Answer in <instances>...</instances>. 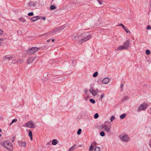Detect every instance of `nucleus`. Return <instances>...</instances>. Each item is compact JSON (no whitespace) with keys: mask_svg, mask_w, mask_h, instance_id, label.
Here are the masks:
<instances>
[{"mask_svg":"<svg viewBox=\"0 0 151 151\" xmlns=\"http://www.w3.org/2000/svg\"><path fill=\"white\" fill-rule=\"evenodd\" d=\"M123 25V24H120L118 25H117L118 26H122Z\"/></svg>","mask_w":151,"mask_h":151,"instance_id":"nucleus-50","label":"nucleus"},{"mask_svg":"<svg viewBox=\"0 0 151 151\" xmlns=\"http://www.w3.org/2000/svg\"><path fill=\"white\" fill-rule=\"evenodd\" d=\"M124 50V48L123 45L119 47L117 49V50Z\"/></svg>","mask_w":151,"mask_h":151,"instance_id":"nucleus-26","label":"nucleus"},{"mask_svg":"<svg viewBox=\"0 0 151 151\" xmlns=\"http://www.w3.org/2000/svg\"><path fill=\"white\" fill-rule=\"evenodd\" d=\"M109 81V78L108 77L104 78L102 81V83L104 84H107Z\"/></svg>","mask_w":151,"mask_h":151,"instance_id":"nucleus-12","label":"nucleus"},{"mask_svg":"<svg viewBox=\"0 0 151 151\" xmlns=\"http://www.w3.org/2000/svg\"><path fill=\"white\" fill-rule=\"evenodd\" d=\"M14 57L13 56L6 55L4 57V58L6 60H13L14 59Z\"/></svg>","mask_w":151,"mask_h":151,"instance_id":"nucleus-11","label":"nucleus"},{"mask_svg":"<svg viewBox=\"0 0 151 151\" xmlns=\"http://www.w3.org/2000/svg\"><path fill=\"white\" fill-rule=\"evenodd\" d=\"M151 29V27L150 26L148 25L147 27V29Z\"/></svg>","mask_w":151,"mask_h":151,"instance_id":"nucleus-38","label":"nucleus"},{"mask_svg":"<svg viewBox=\"0 0 151 151\" xmlns=\"http://www.w3.org/2000/svg\"><path fill=\"white\" fill-rule=\"evenodd\" d=\"M1 39H0V46L1 45Z\"/></svg>","mask_w":151,"mask_h":151,"instance_id":"nucleus-51","label":"nucleus"},{"mask_svg":"<svg viewBox=\"0 0 151 151\" xmlns=\"http://www.w3.org/2000/svg\"><path fill=\"white\" fill-rule=\"evenodd\" d=\"M91 37V35H89L87 37H85L83 38V39H82L81 40H80L79 41L80 43H82L83 42L88 40L89 39H90Z\"/></svg>","mask_w":151,"mask_h":151,"instance_id":"nucleus-8","label":"nucleus"},{"mask_svg":"<svg viewBox=\"0 0 151 151\" xmlns=\"http://www.w3.org/2000/svg\"><path fill=\"white\" fill-rule=\"evenodd\" d=\"M57 143V141L56 139H53L52 141V144L53 145H55Z\"/></svg>","mask_w":151,"mask_h":151,"instance_id":"nucleus-19","label":"nucleus"},{"mask_svg":"<svg viewBox=\"0 0 151 151\" xmlns=\"http://www.w3.org/2000/svg\"><path fill=\"white\" fill-rule=\"evenodd\" d=\"M25 125L29 128H35L36 127L35 124L32 121H29L25 124Z\"/></svg>","mask_w":151,"mask_h":151,"instance_id":"nucleus-5","label":"nucleus"},{"mask_svg":"<svg viewBox=\"0 0 151 151\" xmlns=\"http://www.w3.org/2000/svg\"><path fill=\"white\" fill-rule=\"evenodd\" d=\"M126 115V114L124 113L121 115H120L119 116V117L120 119H122L125 117Z\"/></svg>","mask_w":151,"mask_h":151,"instance_id":"nucleus-20","label":"nucleus"},{"mask_svg":"<svg viewBox=\"0 0 151 151\" xmlns=\"http://www.w3.org/2000/svg\"><path fill=\"white\" fill-rule=\"evenodd\" d=\"M76 145H74L69 149L68 151H73L76 149Z\"/></svg>","mask_w":151,"mask_h":151,"instance_id":"nucleus-18","label":"nucleus"},{"mask_svg":"<svg viewBox=\"0 0 151 151\" xmlns=\"http://www.w3.org/2000/svg\"><path fill=\"white\" fill-rule=\"evenodd\" d=\"M146 53L148 55H149L150 54V51L149 50H147L146 51Z\"/></svg>","mask_w":151,"mask_h":151,"instance_id":"nucleus-33","label":"nucleus"},{"mask_svg":"<svg viewBox=\"0 0 151 151\" xmlns=\"http://www.w3.org/2000/svg\"><path fill=\"white\" fill-rule=\"evenodd\" d=\"M100 148L98 147H96L94 149L93 148L92 145H91L90 146L89 150L91 151H99Z\"/></svg>","mask_w":151,"mask_h":151,"instance_id":"nucleus-10","label":"nucleus"},{"mask_svg":"<svg viewBox=\"0 0 151 151\" xmlns=\"http://www.w3.org/2000/svg\"><path fill=\"white\" fill-rule=\"evenodd\" d=\"M99 117V115L98 113H96L94 115V118L96 119Z\"/></svg>","mask_w":151,"mask_h":151,"instance_id":"nucleus-32","label":"nucleus"},{"mask_svg":"<svg viewBox=\"0 0 151 151\" xmlns=\"http://www.w3.org/2000/svg\"><path fill=\"white\" fill-rule=\"evenodd\" d=\"M122 26L123 28V29H124V28H125L126 27L125 26H124V25H123Z\"/></svg>","mask_w":151,"mask_h":151,"instance_id":"nucleus-48","label":"nucleus"},{"mask_svg":"<svg viewBox=\"0 0 151 151\" xmlns=\"http://www.w3.org/2000/svg\"><path fill=\"white\" fill-rule=\"evenodd\" d=\"M150 7H151V1H150Z\"/></svg>","mask_w":151,"mask_h":151,"instance_id":"nucleus-56","label":"nucleus"},{"mask_svg":"<svg viewBox=\"0 0 151 151\" xmlns=\"http://www.w3.org/2000/svg\"><path fill=\"white\" fill-rule=\"evenodd\" d=\"M14 139H13V140H12V142H14Z\"/></svg>","mask_w":151,"mask_h":151,"instance_id":"nucleus-58","label":"nucleus"},{"mask_svg":"<svg viewBox=\"0 0 151 151\" xmlns=\"http://www.w3.org/2000/svg\"><path fill=\"white\" fill-rule=\"evenodd\" d=\"M104 93L102 94L101 95V98H100V99L101 100H102V99L103 98V97H104Z\"/></svg>","mask_w":151,"mask_h":151,"instance_id":"nucleus-35","label":"nucleus"},{"mask_svg":"<svg viewBox=\"0 0 151 151\" xmlns=\"http://www.w3.org/2000/svg\"><path fill=\"white\" fill-rule=\"evenodd\" d=\"M89 101L91 102L93 104H95V100L93 99H90Z\"/></svg>","mask_w":151,"mask_h":151,"instance_id":"nucleus-28","label":"nucleus"},{"mask_svg":"<svg viewBox=\"0 0 151 151\" xmlns=\"http://www.w3.org/2000/svg\"><path fill=\"white\" fill-rule=\"evenodd\" d=\"M123 84H121V86H120V88H122L123 87Z\"/></svg>","mask_w":151,"mask_h":151,"instance_id":"nucleus-44","label":"nucleus"},{"mask_svg":"<svg viewBox=\"0 0 151 151\" xmlns=\"http://www.w3.org/2000/svg\"><path fill=\"white\" fill-rule=\"evenodd\" d=\"M18 143L19 145L22 147H25L26 145V142L24 141L19 142Z\"/></svg>","mask_w":151,"mask_h":151,"instance_id":"nucleus-15","label":"nucleus"},{"mask_svg":"<svg viewBox=\"0 0 151 151\" xmlns=\"http://www.w3.org/2000/svg\"><path fill=\"white\" fill-rule=\"evenodd\" d=\"M40 49L37 47H33L29 49L27 51V52L29 54L32 55Z\"/></svg>","mask_w":151,"mask_h":151,"instance_id":"nucleus-3","label":"nucleus"},{"mask_svg":"<svg viewBox=\"0 0 151 151\" xmlns=\"http://www.w3.org/2000/svg\"><path fill=\"white\" fill-rule=\"evenodd\" d=\"M17 60L13 59L12 60V63H15L17 62Z\"/></svg>","mask_w":151,"mask_h":151,"instance_id":"nucleus-39","label":"nucleus"},{"mask_svg":"<svg viewBox=\"0 0 151 151\" xmlns=\"http://www.w3.org/2000/svg\"><path fill=\"white\" fill-rule=\"evenodd\" d=\"M40 17L38 16H36L32 17L31 19V20L33 22H35L39 19Z\"/></svg>","mask_w":151,"mask_h":151,"instance_id":"nucleus-14","label":"nucleus"},{"mask_svg":"<svg viewBox=\"0 0 151 151\" xmlns=\"http://www.w3.org/2000/svg\"><path fill=\"white\" fill-rule=\"evenodd\" d=\"M52 42H54V39H52Z\"/></svg>","mask_w":151,"mask_h":151,"instance_id":"nucleus-54","label":"nucleus"},{"mask_svg":"<svg viewBox=\"0 0 151 151\" xmlns=\"http://www.w3.org/2000/svg\"><path fill=\"white\" fill-rule=\"evenodd\" d=\"M119 138L122 141L124 142H127L129 140V137L127 135L120 136Z\"/></svg>","mask_w":151,"mask_h":151,"instance_id":"nucleus-6","label":"nucleus"},{"mask_svg":"<svg viewBox=\"0 0 151 151\" xmlns=\"http://www.w3.org/2000/svg\"><path fill=\"white\" fill-rule=\"evenodd\" d=\"M36 57H30L28 58L27 63L30 64L32 63L33 61L35 59Z\"/></svg>","mask_w":151,"mask_h":151,"instance_id":"nucleus-13","label":"nucleus"},{"mask_svg":"<svg viewBox=\"0 0 151 151\" xmlns=\"http://www.w3.org/2000/svg\"><path fill=\"white\" fill-rule=\"evenodd\" d=\"M98 75V72H96L94 73L93 74V76L94 77H96Z\"/></svg>","mask_w":151,"mask_h":151,"instance_id":"nucleus-27","label":"nucleus"},{"mask_svg":"<svg viewBox=\"0 0 151 151\" xmlns=\"http://www.w3.org/2000/svg\"><path fill=\"white\" fill-rule=\"evenodd\" d=\"M82 146V145H79V147H80Z\"/></svg>","mask_w":151,"mask_h":151,"instance_id":"nucleus-55","label":"nucleus"},{"mask_svg":"<svg viewBox=\"0 0 151 151\" xmlns=\"http://www.w3.org/2000/svg\"><path fill=\"white\" fill-rule=\"evenodd\" d=\"M3 119V117L2 116H0V119Z\"/></svg>","mask_w":151,"mask_h":151,"instance_id":"nucleus-49","label":"nucleus"},{"mask_svg":"<svg viewBox=\"0 0 151 151\" xmlns=\"http://www.w3.org/2000/svg\"><path fill=\"white\" fill-rule=\"evenodd\" d=\"M98 3H99L100 4V5H102L103 4V3H101L100 1H98Z\"/></svg>","mask_w":151,"mask_h":151,"instance_id":"nucleus-40","label":"nucleus"},{"mask_svg":"<svg viewBox=\"0 0 151 151\" xmlns=\"http://www.w3.org/2000/svg\"><path fill=\"white\" fill-rule=\"evenodd\" d=\"M21 62V60H19L18 61L17 60V62L18 63H20Z\"/></svg>","mask_w":151,"mask_h":151,"instance_id":"nucleus-42","label":"nucleus"},{"mask_svg":"<svg viewBox=\"0 0 151 151\" xmlns=\"http://www.w3.org/2000/svg\"><path fill=\"white\" fill-rule=\"evenodd\" d=\"M56 9V6L54 5H51L50 6V9L51 10H53Z\"/></svg>","mask_w":151,"mask_h":151,"instance_id":"nucleus-23","label":"nucleus"},{"mask_svg":"<svg viewBox=\"0 0 151 151\" xmlns=\"http://www.w3.org/2000/svg\"><path fill=\"white\" fill-rule=\"evenodd\" d=\"M101 129H104L106 132L109 133L111 130V126L110 124L107 125L106 124H103L101 125Z\"/></svg>","mask_w":151,"mask_h":151,"instance_id":"nucleus-2","label":"nucleus"},{"mask_svg":"<svg viewBox=\"0 0 151 151\" xmlns=\"http://www.w3.org/2000/svg\"><path fill=\"white\" fill-rule=\"evenodd\" d=\"M29 5L31 7H35V3L33 1H31L29 3Z\"/></svg>","mask_w":151,"mask_h":151,"instance_id":"nucleus-16","label":"nucleus"},{"mask_svg":"<svg viewBox=\"0 0 151 151\" xmlns=\"http://www.w3.org/2000/svg\"><path fill=\"white\" fill-rule=\"evenodd\" d=\"M90 93L92 94V95L94 96H96L97 94L96 91L93 89V86L91 85L90 88L89 89Z\"/></svg>","mask_w":151,"mask_h":151,"instance_id":"nucleus-7","label":"nucleus"},{"mask_svg":"<svg viewBox=\"0 0 151 151\" xmlns=\"http://www.w3.org/2000/svg\"><path fill=\"white\" fill-rule=\"evenodd\" d=\"M3 145L4 147L9 151H11L13 149V146L12 144L9 141H4Z\"/></svg>","mask_w":151,"mask_h":151,"instance_id":"nucleus-1","label":"nucleus"},{"mask_svg":"<svg viewBox=\"0 0 151 151\" xmlns=\"http://www.w3.org/2000/svg\"><path fill=\"white\" fill-rule=\"evenodd\" d=\"M59 29L58 28H57L55 29H53L52 30V33H56L57 32L59 31Z\"/></svg>","mask_w":151,"mask_h":151,"instance_id":"nucleus-21","label":"nucleus"},{"mask_svg":"<svg viewBox=\"0 0 151 151\" xmlns=\"http://www.w3.org/2000/svg\"><path fill=\"white\" fill-rule=\"evenodd\" d=\"M129 41L128 40H127L123 45V46L124 48V50L127 49L129 47Z\"/></svg>","mask_w":151,"mask_h":151,"instance_id":"nucleus-9","label":"nucleus"},{"mask_svg":"<svg viewBox=\"0 0 151 151\" xmlns=\"http://www.w3.org/2000/svg\"><path fill=\"white\" fill-rule=\"evenodd\" d=\"M3 34V31L1 30H0V35Z\"/></svg>","mask_w":151,"mask_h":151,"instance_id":"nucleus-41","label":"nucleus"},{"mask_svg":"<svg viewBox=\"0 0 151 151\" xmlns=\"http://www.w3.org/2000/svg\"><path fill=\"white\" fill-rule=\"evenodd\" d=\"M81 129H78L77 132V134L78 135H79L81 134Z\"/></svg>","mask_w":151,"mask_h":151,"instance_id":"nucleus-29","label":"nucleus"},{"mask_svg":"<svg viewBox=\"0 0 151 151\" xmlns=\"http://www.w3.org/2000/svg\"><path fill=\"white\" fill-rule=\"evenodd\" d=\"M115 119V117L114 116H111V117L110 118V121L111 122H112L113 120L114 119Z\"/></svg>","mask_w":151,"mask_h":151,"instance_id":"nucleus-31","label":"nucleus"},{"mask_svg":"<svg viewBox=\"0 0 151 151\" xmlns=\"http://www.w3.org/2000/svg\"><path fill=\"white\" fill-rule=\"evenodd\" d=\"M33 15H34V13L32 12H29V13H28V15L29 16H33Z\"/></svg>","mask_w":151,"mask_h":151,"instance_id":"nucleus-34","label":"nucleus"},{"mask_svg":"<svg viewBox=\"0 0 151 151\" xmlns=\"http://www.w3.org/2000/svg\"><path fill=\"white\" fill-rule=\"evenodd\" d=\"M84 99H85L86 100V101H87V99L86 98H84Z\"/></svg>","mask_w":151,"mask_h":151,"instance_id":"nucleus-53","label":"nucleus"},{"mask_svg":"<svg viewBox=\"0 0 151 151\" xmlns=\"http://www.w3.org/2000/svg\"><path fill=\"white\" fill-rule=\"evenodd\" d=\"M46 74H44V76H45V75H46Z\"/></svg>","mask_w":151,"mask_h":151,"instance_id":"nucleus-59","label":"nucleus"},{"mask_svg":"<svg viewBox=\"0 0 151 151\" xmlns=\"http://www.w3.org/2000/svg\"><path fill=\"white\" fill-rule=\"evenodd\" d=\"M128 99V96H126L125 97H124V100H126V99Z\"/></svg>","mask_w":151,"mask_h":151,"instance_id":"nucleus-43","label":"nucleus"},{"mask_svg":"<svg viewBox=\"0 0 151 151\" xmlns=\"http://www.w3.org/2000/svg\"><path fill=\"white\" fill-rule=\"evenodd\" d=\"M77 38V36H74L72 37V39L73 40H76Z\"/></svg>","mask_w":151,"mask_h":151,"instance_id":"nucleus-36","label":"nucleus"},{"mask_svg":"<svg viewBox=\"0 0 151 151\" xmlns=\"http://www.w3.org/2000/svg\"><path fill=\"white\" fill-rule=\"evenodd\" d=\"M100 135L101 137H104L105 135V133L104 131H102L100 133Z\"/></svg>","mask_w":151,"mask_h":151,"instance_id":"nucleus-25","label":"nucleus"},{"mask_svg":"<svg viewBox=\"0 0 151 151\" xmlns=\"http://www.w3.org/2000/svg\"><path fill=\"white\" fill-rule=\"evenodd\" d=\"M50 144L49 142H48V143H47V144L48 145V144Z\"/></svg>","mask_w":151,"mask_h":151,"instance_id":"nucleus-57","label":"nucleus"},{"mask_svg":"<svg viewBox=\"0 0 151 151\" xmlns=\"http://www.w3.org/2000/svg\"><path fill=\"white\" fill-rule=\"evenodd\" d=\"M87 91H88V90H87V89H85V93H87Z\"/></svg>","mask_w":151,"mask_h":151,"instance_id":"nucleus-45","label":"nucleus"},{"mask_svg":"<svg viewBox=\"0 0 151 151\" xmlns=\"http://www.w3.org/2000/svg\"><path fill=\"white\" fill-rule=\"evenodd\" d=\"M19 19L20 22H21L23 23L24 22L26 21L25 19L22 17L20 18Z\"/></svg>","mask_w":151,"mask_h":151,"instance_id":"nucleus-22","label":"nucleus"},{"mask_svg":"<svg viewBox=\"0 0 151 151\" xmlns=\"http://www.w3.org/2000/svg\"><path fill=\"white\" fill-rule=\"evenodd\" d=\"M29 134L28 135L29 137H30V139L31 140L32 139V131L30 130H29Z\"/></svg>","mask_w":151,"mask_h":151,"instance_id":"nucleus-17","label":"nucleus"},{"mask_svg":"<svg viewBox=\"0 0 151 151\" xmlns=\"http://www.w3.org/2000/svg\"><path fill=\"white\" fill-rule=\"evenodd\" d=\"M1 129H0V132H1Z\"/></svg>","mask_w":151,"mask_h":151,"instance_id":"nucleus-60","label":"nucleus"},{"mask_svg":"<svg viewBox=\"0 0 151 151\" xmlns=\"http://www.w3.org/2000/svg\"><path fill=\"white\" fill-rule=\"evenodd\" d=\"M21 32L20 30H19L17 31V34L18 35H21Z\"/></svg>","mask_w":151,"mask_h":151,"instance_id":"nucleus-37","label":"nucleus"},{"mask_svg":"<svg viewBox=\"0 0 151 151\" xmlns=\"http://www.w3.org/2000/svg\"><path fill=\"white\" fill-rule=\"evenodd\" d=\"M61 27V28H62V29H63L64 28V26H62Z\"/></svg>","mask_w":151,"mask_h":151,"instance_id":"nucleus-46","label":"nucleus"},{"mask_svg":"<svg viewBox=\"0 0 151 151\" xmlns=\"http://www.w3.org/2000/svg\"><path fill=\"white\" fill-rule=\"evenodd\" d=\"M54 0H52V2H53V1H54Z\"/></svg>","mask_w":151,"mask_h":151,"instance_id":"nucleus-61","label":"nucleus"},{"mask_svg":"<svg viewBox=\"0 0 151 151\" xmlns=\"http://www.w3.org/2000/svg\"><path fill=\"white\" fill-rule=\"evenodd\" d=\"M50 40H47V42H49Z\"/></svg>","mask_w":151,"mask_h":151,"instance_id":"nucleus-52","label":"nucleus"},{"mask_svg":"<svg viewBox=\"0 0 151 151\" xmlns=\"http://www.w3.org/2000/svg\"><path fill=\"white\" fill-rule=\"evenodd\" d=\"M124 29L127 33H131L129 31L127 27H126L125 28H124Z\"/></svg>","mask_w":151,"mask_h":151,"instance_id":"nucleus-24","label":"nucleus"},{"mask_svg":"<svg viewBox=\"0 0 151 151\" xmlns=\"http://www.w3.org/2000/svg\"><path fill=\"white\" fill-rule=\"evenodd\" d=\"M42 19L43 20H45L46 19V18H45V17H43L42 18Z\"/></svg>","mask_w":151,"mask_h":151,"instance_id":"nucleus-47","label":"nucleus"},{"mask_svg":"<svg viewBox=\"0 0 151 151\" xmlns=\"http://www.w3.org/2000/svg\"><path fill=\"white\" fill-rule=\"evenodd\" d=\"M17 119H13L12 120V122L10 123V125H11L13 123L17 121Z\"/></svg>","mask_w":151,"mask_h":151,"instance_id":"nucleus-30","label":"nucleus"},{"mask_svg":"<svg viewBox=\"0 0 151 151\" xmlns=\"http://www.w3.org/2000/svg\"><path fill=\"white\" fill-rule=\"evenodd\" d=\"M148 107L147 104L144 103L140 105L139 106L138 109V111L139 112L141 111L144 110L146 109Z\"/></svg>","mask_w":151,"mask_h":151,"instance_id":"nucleus-4","label":"nucleus"}]
</instances>
